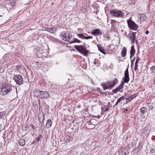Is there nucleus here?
Masks as SVG:
<instances>
[{"label": "nucleus", "mask_w": 155, "mask_h": 155, "mask_svg": "<svg viewBox=\"0 0 155 155\" xmlns=\"http://www.w3.org/2000/svg\"><path fill=\"white\" fill-rule=\"evenodd\" d=\"M103 89L105 90L107 89H111L114 87V84H112L111 81H107L101 84Z\"/></svg>", "instance_id": "7"}, {"label": "nucleus", "mask_w": 155, "mask_h": 155, "mask_svg": "<svg viewBox=\"0 0 155 155\" xmlns=\"http://www.w3.org/2000/svg\"><path fill=\"white\" fill-rule=\"evenodd\" d=\"M110 12L112 16H114L115 17L124 18L125 17V15L124 13L119 10H111Z\"/></svg>", "instance_id": "2"}, {"label": "nucleus", "mask_w": 155, "mask_h": 155, "mask_svg": "<svg viewBox=\"0 0 155 155\" xmlns=\"http://www.w3.org/2000/svg\"><path fill=\"white\" fill-rule=\"evenodd\" d=\"M136 33L134 32H132L130 35H129V38L131 41V44H134V41L136 40Z\"/></svg>", "instance_id": "12"}, {"label": "nucleus", "mask_w": 155, "mask_h": 155, "mask_svg": "<svg viewBox=\"0 0 155 155\" xmlns=\"http://www.w3.org/2000/svg\"><path fill=\"white\" fill-rule=\"evenodd\" d=\"M54 27H51V28H48L46 27L45 28V30L46 31H48L50 32H51V31H53L54 29Z\"/></svg>", "instance_id": "28"}, {"label": "nucleus", "mask_w": 155, "mask_h": 155, "mask_svg": "<svg viewBox=\"0 0 155 155\" xmlns=\"http://www.w3.org/2000/svg\"><path fill=\"white\" fill-rule=\"evenodd\" d=\"M135 52V50L134 49V46L132 45L131 47V50L130 51V58L134 56Z\"/></svg>", "instance_id": "17"}, {"label": "nucleus", "mask_w": 155, "mask_h": 155, "mask_svg": "<svg viewBox=\"0 0 155 155\" xmlns=\"http://www.w3.org/2000/svg\"><path fill=\"white\" fill-rule=\"evenodd\" d=\"M13 79L16 83L18 85H21L23 82V78L22 76L19 74L15 75Z\"/></svg>", "instance_id": "6"}, {"label": "nucleus", "mask_w": 155, "mask_h": 155, "mask_svg": "<svg viewBox=\"0 0 155 155\" xmlns=\"http://www.w3.org/2000/svg\"><path fill=\"white\" fill-rule=\"evenodd\" d=\"M150 153H153L155 152L154 150L153 149H151L150 151Z\"/></svg>", "instance_id": "38"}, {"label": "nucleus", "mask_w": 155, "mask_h": 155, "mask_svg": "<svg viewBox=\"0 0 155 155\" xmlns=\"http://www.w3.org/2000/svg\"><path fill=\"white\" fill-rule=\"evenodd\" d=\"M91 33L92 35L94 36H98L102 35V32L100 31V29L98 28L93 29Z\"/></svg>", "instance_id": "11"}, {"label": "nucleus", "mask_w": 155, "mask_h": 155, "mask_svg": "<svg viewBox=\"0 0 155 155\" xmlns=\"http://www.w3.org/2000/svg\"><path fill=\"white\" fill-rule=\"evenodd\" d=\"M136 42L137 43V40L136 41Z\"/></svg>", "instance_id": "51"}, {"label": "nucleus", "mask_w": 155, "mask_h": 155, "mask_svg": "<svg viewBox=\"0 0 155 155\" xmlns=\"http://www.w3.org/2000/svg\"><path fill=\"white\" fill-rule=\"evenodd\" d=\"M21 66L20 65H17L15 67V69L18 71H20L21 70Z\"/></svg>", "instance_id": "32"}, {"label": "nucleus", "mask_w": 155, "mask_h": 155, "mask_svg": "<svg viewBox=\"0 0 155 155\" xmlns=\"http://www.w3.org/2000/svg\"><path fill=\"white\" fill-rule=\"evenodd\" d=\"M1 125L0 124V130H1Z\"/></svg>", "instance_id": "50"}, {"label": "nucleus", "mask_w": 155, "mask_h": 155, "mask_svg": "<svg viewBox=\"0 0 155 155\" xmlns=\"http://www.w3.org/2000/svg\"><path fill=\"white\" fill-rule=\"evenodd\" d=\"M81 42V41L78 39L77 38H73L71 40L69 41L70 43H80Z\"/></svg>", "instance_id": "18"}, {"label": "nucleus", "mask_w": 155, "mask_h": 155, "mask_svg": "<svg viewBox=\"0 0 155 155\" xmlns=\"http://www.w3.org/2000/svg\"><path fill=\"white\" fill-rule=\"evenodd\" d=\"M63 39L65 41H68L70 40L72 37V35L68 31H63L61 33Z\"/></svg>", "instance_id": "5"}, {"label": "nucleus", "mask_w": 155, "mask_h": 155, "mask_svg": "<svg viewBox=\"0 0 155 155\" xmlns=\"http://www.w3.org/2000/svg\"><path fill=\"white\" fill-rule=\"evenodd\" d=\"M136 60L139 61L140 60V58L139 56H137L136 57Z\"/></svg>", "instance_id": "41"}, {"label": "nucleus", "mask_w": 155, "mask_h": 155, "mask_svg": "<svg viewBox=\"0 0 155 155\" xmlns=\"http://www.w3.org/2000/svg\"><path fill=\"white\" fill-rule=\"evenodd\" d=\"M147 111V109L146 107H143L140 109V111L142 115H143L145 112Z\"/></svg>", "instance_id": "22"}, {"label": "nucleus", "mask_w": 155, "mask_h": 155, "mask_svg": "<svg viewBox=\"0 0 155 155\" xmlns=\"http://www.w3.org/2000/svg\"><path fill=\"white\" fill-rule=\"evenodd\" d=\"M137 95V94H134L130 96L128 98L126 99V100H129V101H131L133 99L135 98Z\"/></svg>", "instance_id": "19"}, {"label": "nucleus", "mask_w": 155, "mask_h": 155, "mask_svg": "<svg viewBox=\"0 0 155 155\" xmlns=\"http://www.w3.org/2000/svg\"><path fill=\"white\" fill-rule=\"evenodd\" d=\"M139 62V61L136 60L135 64H137Z\"/></svg>", "instance_id": "43"}, {"label": "nucleus", "mask_w": 155, "mask_h": 155, "mask_svg": "<svg viewBox=\"0 0 155 155\" xmlns=\"http://www.w3.org/2000/svg\"><path fill=\"white\" fill-rule=\"evenodd\" d=\"M128 110V109L127 108L126 109L125 111H127Z\"/></svg>", "instance_id": "47"}, {"label": "nucleus", "mask_w": 155, "mask_h": 155, "mask_svg": "<svg viewBox=\"0 0 155 155\" xmlns=\"http://www.w3.org/2000/svg\"><path fill=\"white\" fill-rule=\"evenodd\" d=\"M138 65L137 64H135V67H134V70L135 71H136V70L137 69Z\"/></svg>", "instance_id": "36"}, {"label": "nucleus", "mask_w": 155, "mask_h": 155, "mask_svg": "<svg viewBox=\"0 0 155 155\" xmlns=\"http://www.w3.org/2000/svg\"><path fill=\"white\" fill-rule=\"evenodd\" d=\"M63 85L61 86L58 85H54L52 86L53 91L54 93H57V92L61 91L62 89Z\"/></svg>", "instance_id": "10"}, {"label": "nucleus", "mask_w": 155, "mask_h": 155, "mask_svg": "<svg viewBox=\"0 0 155 155\" xmlns=\"http://www.w3.org/2000/svg\"><path fill=\"white\" fill-rule=\"evenodd\" d=\"M77 36L80 38L81 39H84L85 36L84 35L83 33L77 34Z\"/></svg>", "instance_id": "29"}, {"label": "nucleus", "mask_w": 155, "mask_h": 155, "mask_svg": "<svg viewBox=\"0 0 155 155\" xmlns=\"http://www.w3.org/2000/svg\"><path fill=\"white\" fill-rule=\"evenodd\" d=\"M39 121L41 123H42L44 122L45 116L43 114H39L38 115Z\"/></svg>", "instance_id": "16"}, {"label": "nucleus", "mask_w": 155, "mask_h": 155, "mask_svg": "<svg viewBox=\"0 0 155 155\" xmlns=\"http://www.w3.org/2000/svg\"><path fill=\"white\" fill-rule=\"evenodd\" d=\"M42 139V136L41 135H39L38 137H37L36 139V141H39L40 140H41Z\"/></svg>", "instance_id": "31"}, {"label": "nucleus", "mask_w": 155, "mask_h": 155, "mask_svg": "<svg viewBox=\"0 0 155 155\" xmlns=\"http://www.w3.org/2000/svg\"><path fill=\"white\" fill-rule=\"evenodd\" d=\"M108 110V109L107 108H106L105 109V111H107Z\"/></svg>", "instance_id": "44"}, {"label": "nucleus", "mask_w": 155, "mask_h": 155, "mask_svg": "<svg viewBox=\"0 0 155 155\" xmlns=\"http://www.w3.org/2000/svg\"><path fill=\"white\" fill-rule=\"evenodd\" d=\"M31 127L33 129L35 130V128H36L33 125H31Z\"/></svg>", "instance_id": "39"}, {"label": "nucleus", "mask_w": 155, "mask_h": 155, "mask_svg": "<svg viewBox=\"0 0 155 155\" xmlns=\"http://www.w3.org/2000/svg\"><path fill=\"white\" fill-rule=\"evenodd\" d=\"M127 49L126 48L124 47L122 50L121 52V55L123 57H124L126 56V54Z\"/></svg>", "instance_id": "20"}, {"label": "nucleus", "mask_w": 155, "mask_h": 155, "mask_svg": "<svg viewBox=\"0 0 155 155\" xmlns=\"http://www.w3.org/2000/svg\"><path fill=\"white\" fill-rule=\"evenodd\" d=\"M118 80L117 78H115L114 80L113 81H111L112 84H114V86H115V84L117 83L118 82Z\"/></svg>", "instance_id": "33"}, {"label": "nucleus", "mask_w": 155, "mask_h": 155, "mask_svg": "<svg viewBox=\"0 0 155 155\" xmlns=\"http://www.w3.org/2000/svg\"><path fill=\"white\" fill-rule=\"evenodd\" d=\"M127 21L128 26L130 29L135 30L137 29L138 25L131 20V17L127 20Z\"/></svg>", "instance_id": "4"}, {"label": "nucleus", "mask_w": 155, "mask_h": 155, "mask_svg": "<svg viewBox=\"0 0 155 155\" xmlns=\"http://www.w3.org/2000/svg\"><path fill=\"white\" fill-rule=\"evenodd\" d=\"M98 50L104 54H106V50L104 49V48L100 45H97Z\"/></svg>", "instance_id": "14"}, {"label": "nucleus", "mask_w": 155, "mask_h": 155, "mask_svg": "<svg viewBox=\"0 0 155 155\" xmlns=\"http://www.w3.org/2000/svg\"><path fill=\"white\" fill-rule=\"evenodd\" d=\"M149 33V31L148 30H147L145 32V34L147 35H148Z\"/></svg>", "instance_id": "42"}, {"label": "nucleus", "mask_w": 155, "mask_h": 155, "mask_svg": "<svg viewBox=\"0 0 155 155\" xmlns=\"http://www.w3.org/2000/svg\"><path fill=\"white\" fill-rule=\"evenodd\" d=\"M93 63L94 64H96V62H94Z\"/></svg>", "instance_id": "48"}, {"label": "nucleus", "mask_w": 155, "mask_h": 155, "mask_svg": "<svg viewBox=\"0 0 155 155\" xmlns=\"http://www.w3.org/2000/svg\"><path fill=\"white\" fill-rule=\"evenodd\" d=\"M22 129L23 130L28 131V132H29L28 126L27 125H24L22 127Z\"/></svg>", "instance_id": "27"}, {"label": "nucleus", "mask_w": 155, "mask_h": 155, "mask_svg": "<svg viewBox=\"0 0 155 155\" xmlns=\"http://www.w3.org/2000/svg\"><path fill=\"white\" fill-rule=\"evenodd\" d=\"M7 56L6 55H4V56H3V58H4L5 59V58H6V56Z\"/></svg>", "instance_id": "45"}, {"label": "nucleus", "mask_w": 155, "mask_h": 155, "mask_svg": "<svg viewBox=\"0 0 155 155\" xmlns=\"http://www.w3.org/2000/svg\"><path fill=\"white\" fill-rule=\"evenodd\" d=\"M5 115V113L4 111L0 112V118H4Z\"/></svg>", "instance_id": "30"}, {"label": "nucleus", "mask_w": 155, "mask_h": 155, "mask_svg": "<svg viewBox=\"0 0 155 155\" xmlns=\"http://www.w3.org/2000/svg\"><path fill=\"white\" fill-rule=\"evenodd\" d=\"M84 39L88 40L89 39H92L93 38L92 36H88L85 37Z\"/></svg>", "instance_id": "34"}, {"label": "nucleus", "mask_w": 155, "mask_h": 155, "mask_svg": "<svg viewBox=\"0 0 155 155\" xmlns=\"http://www.w3.org/2000/svg\"><path fill=\"white\" fill-rule=\"evenodd\" d=\"M4 71V70L2 68H0V73L3 72Z\"/></svg>", "instance_id": "40"}, {"label": "nucleus", "mask_w": 155, "mask_h": 155, "mask_svg": "<svg viewBox=\"0 0 155 155\" xmlns=\"http://www.w3.org/2000/svg\"><path fill=\"white\" fill-rule=\"evenodd\" d=\"M129 100H127V101H126V102H127V103H128V102H129Z\"/></svg>", "instance_id": "49"}, {"label": "nucleus", "mask_w": 155, "mask_h": 155, "mask_svg": "<svg viewBox=\"0 0 155 155\" xmlns=\"http://www.w3.org/2000/svg\"><path fill=\"white\" fill-rule=\"evenodd\" d=\"M41 91L39 90H36L34 91V94L35 97L40 98L41 92Z\"/></svg>", "instance_id": "15"}, {"label": "nucleus", "mask_w": 155, "mask_h": 155, "mask_svg": "<svg viewBox=\"0 0 155 155\" xmlns=\"http://www.w3.org/2000/svg\"><path fill=\"white\" fill-rule=\"evenodd\" d=\"M123 154V153H122V152H121V153H120L119 154V155H122Z\"/></svg>", "instance_id": "46"}, {"label": "nucleus", "mask_w": 155, "mask_h": 155, "mask_svg": "<svg viewBox=\"0 0 155 155\" xmlns=\"http://www.w3.org/2000/svg\"><path fill=\"white\" fill-rule=\"evenodd\" d=\"M94 120H90V121L89 122H88V124L89 125H91V124H92V122H93V121H94Z\"/></svg>", "instance_id": "37"}, {"label": "nucleus", "mask_w": 155, "mask_h": 155, "mask_svg": "<svg viewBox=\"0 0 155 155\" xmlns=\"http://www.w3.org/2000/svg\"><path fill=\"white\" fill-rule=\"evenodd\" d=\"M52 125V122L51 119H48L46 125L45 127L46 128H48L50 127Z\"/></svg>", "instance_id": "21"}, {"label": "nucleus", "mask_w": 155, "mask_h": 155, "mask_svg": "<svg viewBox=\"0 0 155 155\" xmlns=\"http://www.w3.org/2000/svg\"><path fill=\"white\" fill-rule=\"evenodd\" d=\"M123 153H124V154H125V152H124V151H123Z\"/></svg>", "instance_id": "52"}, {"label": "nucleus", "mask_w": 155, "mask_h": 155, "mask_svg": "<svg viewBox=\"0 0 155 155\" xmlns=\"http://www.w3.org/2000/svg\"><path fill=\"white\" fill-rule=\"evenodd\" d=\"M72 139V137L71 136L69 135H67L66 136V138L65 140L66 142H68Z\"/></svg>", "instance_id": "24"}, {"label": "nucleus", "mask_w": 155, "mask_h": 155, "mask_svg": "<svg viewBox=\"0 0 155 155\" xmlns=\"http://www.w3.org/2000/svg\"><path fill=\"white\" fill-rule=\"evenodd\" d=\"M128 68V66L125 71L124 73V76L122 78V79L124 80L123 81L124 82V83H127L130 80Z\"/></svg>", "instance_id": "8"}, {"label": "nucleus", "mask_w": 155, "mask_h": 155, "mask_svg": "<svg viewBox=\"0 0 155 155\" xmlns=\"http://www.w3.org/2000/svg\"><path fill=\"white\" fill-rule=\"evenodd\" d=\"M124 83V82L121 81L119 86L117 87L116 89L113 90L112 92L114 93H116L117 91H120V92H122V90H121L123 88V86Z\"/></svg>", "instance_id": "9"}, {"label": "nucleus", "mask_w": 155, "mask_h": 155, "mask_svg": "<svg viewBox=\"0 0 155 155\" xmlns=\"http://www.w3.org/2000/svg\"><path fill=\"white\" fill-rule=\"evenodd\" d=\"M74 48L77 51L84 56H86L88 52L85 46L75 45L74 46Z\"/></svg>", "instance_id": "3"}, {"label": "nucleus", "mask_w": 155, "mask_h": 155, "mask_svg": "<svg viewBox=\"0 0 155 155\" xmlns=\"http://www.w3.org/2000/svg\"><path fill=\"white\" fill-rule=\"evenodd\" d=\"M40 98L46 99L49 96V94L47 91H41Z\"/></svg>", "instance_id": "13"}, {"label": "nucleus", "mask_w": 155, "mask_h": 155, "mask_svg": "<svg viewBox=\"0 0 155 155\" xmlns=\"http://www.w3.org/2000/svg\"><path fill=\"white\" fill-rule=\"evenodd\" d=\"M19 143L20 146H23L25 144V140L23 139H21L19 140Z\"/></svg>", "instance_id": "23"}, {"label": "nucleus", "mask_w": 155, "mask_h": 155, "mask_svg": "<svg viewBox=\"0 0 155 155\" xmlns=\"http://www.w3.org/2000/svg\"><path fill=\"white\" fill-rule=\"evenodd\" d=\"M140 18L141 20H145L147 19L145 15L144 14H141L140 15Z\"/></svg>", "instance_id": "25"}, {"label": "nucleus", "mask_w": 155, "mask_h": 155, "mask_svg": "<svg viewBox=\"0 0 155 155\" xmlns=\"http://www.w3.org/2000/svg\"><path fill=\"white\" fill-rule=\"evenodd\" d=\"M125 97L123 96L119 98L117 100V102L116 103L115 106H116L117 104L120 102L122 100H123L124 99Z\"/></svg>", "instance_id": "26"}, {"label": "nucleus", "mask_w": 155, "mask_h": 155, "mask_svg": "<svg viewBox=\"0 0 155 155\" xmlns=\"http://www.w3.org/2000/svg\"><path fill=\"white\" fill-rule=\"evenodd\" d=\"M150 70L151 72H153L154 71H155V66H152L150 69Z\"/></svg>", "instance_id": "35"}, {"label": "nucleus", "mask_w": 155, "mask_h": 155, "mask_svg": "<svg viewBox=\"0 0 155 155\" xmlns=\"http://www.w3.org/2000/svg\"><path fill=\"white\" fill-rule=\"evenodd\" d=\"M12 91V87L9 84H4L0 86V94L5 95Z\"/></svg>", "instance_id": "1"}]
</instances>
